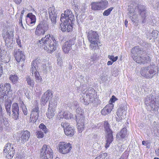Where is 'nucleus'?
<instances>
[{"instance_id":"1","label":"nucleus","mask_w":159,"mask_h":159,"mask_svg":"<svg viewBox=\"0 0 159 159\" xmlns=\"http://www.w3.org/2000/svg\"><path fill=\"white\" fill-rule=\"evenodd\" d=\"M37 44L48 52L51 53L56 49L57 43L52 34H48L38 41Z\"/></svg>"},{"instance_id":"2","label":"nucleus","mask_w":159,"mask_h":159,"mask_svg":"<svg viewBox=\"0 0 159 159\" xmlns=\"http://www.w3.org/2000/svg\"><path fill=\"white\" fill-rule=\"evenodd\" d=\"M131 52L133 59L137 63L144 64L151 61L150 57L148 55H143L144 51L139 46L133 48Z\"/></svg>"},{"instance_id":"3","label":"nucleus","mask_w":159,"mask_h":159,"mask_svg":"<svg viewBox=\"0 0 159 159\" xmlns=\"http://www.w3.org/2000/svg\"><path fill=\"white\" fill-rule=\"evenodd\" d=\"M135 7L131 5L129 6L128 15L129 17L133 22H135L137 20L138 16L136 12L138 11V13L141 16L142 22L144 23L145 22L146 13L145 7L143 5H139L137 8H135Z\"/></svg>"},{"instance_id":"4","label":"nucleus","mask_w":159,"mask_h":159,"mask_svg":"<svg viewBox=\"0 0 159 159\" xmlns=\"http://www.w3.org/2000/svg\"><path fill=\"white\" fill-rule=\"evenodd\" d=\"M96 95L95 90L92 88H89L88 89H83L80 95V101L84 105H88L95 101Z\"/></svg>"},{"instance_id":"5","label":"nucleus","mask_w":159,"mask_h":159,"mask_svg":"<svg viewBox=\"0 0 159 159\" xmlns=\"http://www.w3.org/2000/svg\"><path fill=\"white\" fill-rule=\"evenodd\" d=\"M87 37L90 44V48L92 50H95L98 47L100 43L99 37L96 31L92 30L86 32Z\"/></svg>"},{"instance_id":"6","label":"nucleus","mask_w":159,"mask_h":159,"mask_svg":"<svg viewBox=\"0 0 159 159\" xmlns=\"http://www.w3.org/2000/svg\"><path fill=\"white\" fill-rule=\"evenodd\" d=\"M14 32V29L11 28L10 30L9 27H5L3 30L2 36L5 40L6 45L10 49L13 47L12 37Z\"/></svg>"},{"instance_id":"7","label":"nucleus","mask_w":159,"mask_h":159,"mask_svg":"<svg viewBox=\"0 0 159 159\" xmlns=\"http://www.w3.org/2000/svg\"><path fill=\"white\" fill-rule=\"evenodd\" d=\"M77 114L75 115L77 123V127L78 131L81 133L84 130L85 127V119L83 110L80 107H78L76 110Z\"/></svg>"},{"instance_id":"8","label":"nucleus","mask_w":159,"mask_h":159,"mask_svg":"<svg viewBox=\"0 0 159 159\" xmlns=\"http://www.w3.org/2000/svg\"><path fill=\"white\" fill-rule=\"evenodd\" d=\"M157 69V67L155 65H152L142 68L140 72L143 77L146 78H151L156 74Z\"/></svg>"},{"instance_id":"9","label":"nucleus","mask_w":159,"mask_h":159,"mask_svg":"<svg viewBox=\"0 0 159 159\" xmlns=\"http://www.w3.org/2000/svg\"><path fill=\"white\" fill-rule=\"evenodd\" d=\"M145 103L147 106H150L151 109L155 111H157L159 107V102L158 98H157L152 94L146 98Z\"/></svg>"},{"instance_id":"10","label":"nucleus","mask_w":159,"mask_h":159,"mask_svg":"<svg viewBox=\"0 0 159 159\" xmlns=\"http://www.w3.org/2000/svg\"><path fill=\"white\" fill-rule=\"evenodd\" d=\"M39 61L38 60L36 59L32 62L30 71L32 75L35 77L36 83H42L43 81L42 78L38 72Z\"/></svg>"},{"instance_id":"11","label":"nucleus","mask_w":159,"mask_h":159,"mask_svg":"<svg viewBox=\"0 0 159 159\" xmlns=\"http://www.w3.org/2000/svg\"><path fill=\"white\" fill-rule=\"evenodd\" d=\"M11 85L9 83H5L4 84H2L0 85V102L3 103L4 101L7 100L8 98L6 91L9 92L11 90Z\"/></svg>"},{"instance_id":"12","label":"nucleus","mask_w":159,"mask_h":159,"mask_svg":"<svg viewBox=\"0 0 159 159\" xmlns=\"http://www.w3.org/2000/svg\"><path fill=\"white\" fill-rule=\"evenodd\" d=\"M104 125L106 134L105 148H107L109 147L111 143L113 141V136L112 131L110 128V125L108 122L104 121Z\"/></svg>"},{"instance_id":"13","label":"nucleus","mask_w":159,"mask_h":159,"mask_svg":"<svg viewBox=\"0 0 159 159\" xmlns=\"http://www.w3.org/2000/svg\"><path fill=\"white\" fill-rule=\"evenodd\" d=\"M41 159H52L53 157L52 150L49 146L44 145L41 152Z\"/></svg>"},{"instance_id":"14","label":"nucleus","mask_w":159,"mask_h":159,"mask_svg":"<svg viewBox=\"0 0 159 159\" xmlns=\"http://www.w3.org/2000/svg\"><path fill=\"white\" fill-rule=\"evenodd\" d=\"M15 146L11 143H7L5 146L3 151V154L5 157L8 159H11L15 152Z\"/></svg>"},{"instance_id":"15","label":"nucleus","mask_w":159,"mask_h":159,"mask_svg":"<svg viewBox=\"0 0 159 159\" xmlns=\"http://www.w3.org/2000/svg\"><path fill=\"white\" fill-rule=\"evenodd\" d=\"M108 2L107 1H102L99 2H94L91 3V8L94 11L103 10L108 6Z\"/></svg>"},{"instance_id":"16","label":"nucleus","mask_w":159,"mask_h":159,"mask_svg":"<svg viewBox=\"0 0 159 159\" xmlns=\"http://www.w3.org/2000/svg\"><path fill=\"white\" fill-rule=\"evenodd\" d=\"M48 29V25L43 22H41L38 25L35 31V35L40 36L43 35Z\"/></svg>"},{"instance_id":"17","label":"nucleus","mask_w":159,"mask_h":159,"mask_svg":"<svg viewBox=\"0 0 159 159\" xmlns=\"http://www.w3.org/2000/svg\"><path fill=\"white\" fill-rule=\"evenodd\" d=\"M38 106V103L35 101L34 104L32 107L30 119V120L32 123L36 122L38 118L39 112Z\"/></svg>"},{"instance_id":"18","label":"nucleus","mask_w":159,"mask_h":159,"mask_svg":"<svg viewBox=\"0 0 159 159\" xmlns=\"http://www.w3.org/2000/svg\"><path fill=\"white\" fill-rule=\"evenodd\" d=\"M58 151L62 154H66L70 151L72 149L71 144L64 142H60L58 145Z\"/></svg>"},{"instance_id":"19","label":"nucleus","mask_w":159,"mask_h":159,"mask_svg":"<svg viewBox=\"0 0 159 159\" xmlns=\"http://www.w3.org/2000/svg\"><path fill=\"white\" fill-rule=\"evenodd\" d=\"M62 127L64 128V132L67 136L72 137L74 134L75 129L73 127L70 125L68 123L63 122L61 123Z\"/></svg>"},{"instance_id":"20","label":"nucleus","mask_w":159,"mask_h":159,"mask_svg":"<svg viewBox=\"0 0 159 159\" xmlns=\"http://www.w3.org/2000/svg\"><path fill=\"white\" fill-rule=\"evenodd\" d=\"M74 19V15L72 12L70 10H67L65 11L64 14H61L60 20L61 21L72 22Z\"/></svg>"},{"instance_id":"21","label":"nucleus","mask_w":159,"mask_h":159,"mask_svg":"<svg viewBox=\"0 0 159 159\" xmlns=\"http://www.w3.org/2000/svg\"><path fill=\"white\" fill-rule=\"evenodd\" d=\"M14 55L16 60L18 62L24 61L25 60V57L23 53L20 49H15Z\"/></svg>"},{"instance_id":"22","label":"nucleus","mask_w":159,"mask_h":159,"mask_svg":"<svg viewBox=\"0 0 159 159\" xmlns=\"http://www.w3.org/2000/svg\"><path fill=\"white\" fill-rule=\"evenodd\" d=\"M56 11V10L54 7H50L48 10L49 19L51 20L53 24H55L56 23L57 14Z\"/></svg>"},{"instance_id":"23","label":"nucleus","mask_w":159,"mask_h":159,"mask_svg":"<svg viewBox=\"0 0 159 159\" xmlns=\"http://www.w3.org/2000/svg\"><path fill=\"white\" fill-rule=\"evenodd\" d=\"M12 116L13 118L16 120L18 119L19 118L20 111L18 105L17 103H15L12 104Z\"/></svg>"},{"instance_id":"24","label":"nucleus","mask_w":159,"mask_h":159,"mask_svg":"<svg viewBox=\"0 0 159 159\" xmlns=\"http://www.w3.org/2000/svg\"><path fill=\"white\" fill-rule=\"evenodd\" d=\"M127 112L125 108L124 107H120L118 109L116 112L118 117L116 118V120L120 121L123 119L125 117Z\"/></svg>"},{"instance_id":"25","label":"nucleus","mask_w":159,"mask_h":159,"mask_svg":"<svg viewBox=\"0 0 159 159\" xmlns=\"http://www.w3.org/2000/svg\"><path fill=\"white\" fill-rule=\"evenodd\" d=\"M75 44L74 39L66 42L64 44L62 49L63 52L65 53H68L71 48V46Z\"/></svg>"},{"instance_id":"26","label":"nucleus","mask_w":159,"mask_h":159,"mask_svg":"<svg viewBox=\"0 0 159 159\" xmlns=\"http://www.w3.org/2000/svg\"><path fill=\"white\" fill-rule=\"evenodd\" d=\"M21 136L20 138L19 141L21 144H23L27 142L30 137V133L27 130L22 132L21 133Z\"/></svg>"},{"instance_id":"27","label":"nucleus","mask_w":159,"mask_h":159,"mask_svg":"<svg viewBox=\"0 0 159 159\" xmlns=\"http://www.w3.org/2000/svg\"><path fill=\"white\" fill-rule=\"evenodd\" d=\"M52 93L49 90L45 92L41 98V104L44 105L48 100L52 97Z\"/></svg>"},{"instance_id":"28","label":"nucleus","mask_w":159,"mask_h":159,"mask_svg":"<svg viewBox=\"0 0 159 159\" xmlns=\"http://www.w3.org/2000/svg\"><path fill=\"white\" fill-rule=\"evenodd\" d=\"M114 105L110 103L107 105L101 111V113L103 115H108L110 113L113 108Z\"/></svg>"},{"instance_id":"29","label":"nucleus","mask_w":159,"mask_h":159,"mask_svg":"<svg viewBox=\"0 0 159 159\" xmlns=\"http://www.w3.org/2000/svg\"><path fill=\"white\" fill-rule=\"evenodd\" d=\"M127 129L124 127L122 129L120 132L117 134L116 136L117 140H120L124 138L126 135Z\"/></svg>"},{"instance_id":"30","label":"nucleus","mask_w":159,"mask_h":159,"mask_svg":"<svg viewBox=\"0 0 159 159\" xmlns=\"http://www.w3.org/2000/svg\"><path fill=\"white\" fill-rule=\"evenodd\" d=\"M57 98L50 100L48 108L51 109H52V110H53V109L56 110L57 104Z\"/></svg>"},{"instance_id":"31","label":"nucleus","mask_w":159,"mask_h":159,"mask_svg":"<svg viewBox=\"0 0 159 159\" xmlns=\"http://www.w3.org/2000/svg\"><path fill=\"white\" fill-rule=\"evenodd\" d=\"M159 33V32L157 30H153L150 34L147 33V38L149 39H151L152 38H153L154 39H156L157 38Z\"/></svg>"},{"instance_id":"32","label":"nucleus","mask_w":159,"mask_h":159,"mask_svg":"<svg viewBox=\"0 0 159 159\" xmlns=\"http://www.w3.org/2000/svg\"><path fill=\"white\" fill-rule=\"evenodd\" d=\"M19 105L21 108L23 112L25 115L27 114V110L26 106L24 103L23 101L20 98L19 99Z\"/></svg>"},{"instance_id":"33","label":"nucleus","mask_w":159,"mask_h":159,"mask_svg":"<svg viewBox=\"0 0 159 159\" xmlns=\"http://www.w3.org/2000/svg\"><path fill=\"white\" fill-rule=\"evenodd\" d=\"M56 109L52 110V109L48 108V112L46 113L47 117L48 118L50 119L52 118L54 116L55 114Z\"/></svg>"},{"instance_id":"34","label":"nucleus","mask_w":159,"mask_h":159,"mask_svg":"<svg viewBox=\"0 0 159 159\" xmlns=\"http://www.w3.org/2000/svg\"><path fill=\"white\" fill-rule=\"evenodd\" d=\"M27 16L28 18L30 25H33L35 23L36 19L34 15L31 14H28L27 15Z\"/></svg>"},{"instance_id":"35","label":"nucleus","mask_w":159,"mask_h":159,"mask_svg":"<svg viewBox=\"0 0 159 159\" xmlns=\"http://www.w3.org/2000/svg\"><path fill=\"white\" fill-rule=\"evenodd\" d=\"M25 78L26 80L27 81L28 84L33 87L34 86L35 83L34 80L30 76H27Z\"/></svg>"},{"instance_id":"36","label":"nucleus","mask_w":159,"mask_h":159,"mask_svg":"<svg viewBox=\"0 0 159 159\" xmlns=\"http://www.w3.org/2000/svg\"><path fill=\"white\" fill-rule=\"evenodd\" d=\"M61 22V23L60 24L61 30L62 31H66L67 30V26L69 24V22L66 21Z\"/></svg>"},{"instance_id":"37","label":"nucleus","mask_w":159,"mask_h":159,"mask_svg":"<svg viewBox=\"0 0 159 159\" xmlns=\"http://www.w3.org/2000/svg\"><path fill=\"white\" fill-rule=\"evenodd\" d=\"M18 79L16 75H10L9 79L13 84L16 83L18 81Z\"/></svg>"},{"instance_id":"38","label":"nucleus","mask_w":159,"mask_h":159,"mask_svg":"<svg viewBox=\"0 0 159 159\" xmlns=\"http://www.w3.org/2000/svg\"><path fill=\"white\" fill-rule=\"evenodd\" d=\"M72 7L75 10V11L76 13H77L79 10L78 7L79 4L77 2V0H73L72 2Z\"/></svg>"},{"instance_id":"39","label":"nucleus","mask_w":159,"mask_h":159,"mask_svg":"<svg viewBox=\"0 0 159 159\" xmlns=\"http://www.w3.org/2000/svg\"><path fill=\"white\" fill-rule=\"evenodd\" d=\"M63 117L66 119H69L73 117V115L68 111H65L63 115Z\"/></svg>"},{"instance_id":"40","label":"nucleus","mask_w":159,"mask_h":159,"mask_svg":"<svg viewBox=\"0 0 159 159\" xmlns=\"http://www.w3.org/2000/svg\"><path fill=\"white\" fill-rule=\"evenodd\" d=\"M78 7L79 10L77 13L79 12L84 13L85 11L86 7L85 4H82L80 6H79Z\"/></svg>"},{"instance_id":"41","label":"nucleus","mask_w":159,"mask_h":159,"mask_svg":"<svg viewBox=\"0 0 159 159\" xmlns=\"http://www.w3.org/2000/svg\"><path fill=\"white\" fill-rule=\"evenodd\" d=\"M5 106L6 109L11 108V101L10 100L8 99V98H7V100L5 101Z\"/></svg>"},{"instance_id":"42","label":"nucleus","mask_w":159,"mask_h":159,"mask_svg":"<svg viewBox=\"0 0 159 159\" xmlns=\"http://www.w3.org/2000/svg\"><path fill=\"white\" fill-rule=\"evenodd\" d=\"M39 129L42 131H43L44 133H46L48 131V129L46 126L43 123L41 124L39 126Z\"/></svg>"},{"instance_id":"43","label":"nucleus","mask_w":159,"mask_h":159,"mask_svg":"<svg viewBox=\"0 0 159 159\" xmlns=\"http://www.w3.org/2000/svg\"><path fill=\"white\" fill-rule=\"evenodd\" d=\"M107 154L104 153L99 154L96 158L95 159H107Z\"/></svg>"},{"instance_id":"44","label":"nucleus","mask_w":159,"mask_h":159,"mask_svg":"<svg viewBox=\"0 0 159 159\" xmlns=\"http://www.w3.org/2000/svg\"><path fill=\"white\" fill-rule=\"evenodd\" d=\"M113 9V7H111L107 10H105L103 13V16H108L110 14L111 12Z\"/></svg>"},{"instance_id":"45","label":"nucleus","mask_w":159,"mask_h":159,"mask_svg":"<svg viewBox=\"0 0 159 159\" xmlns=\"http://www.w3.org/2000/svg\"><path fill=\"white\" fill-rule=\"evenodd\" d=\"M108 57L110 60L113 62L116 61L118 59V56L114 57V56L111 55H108Z\"/></svg>"},{"instance_id":"46","label":"nucleus","mask_w":159,"mask_h":159,"mask_svg":"<svg viewBox=\"0 0 159 159\" xmlns=\"http://www.w3.org/2000/svg\"><path fill=\"white\" fill-rule=\"evenodd\" d=\"M37 136L39 138H42L44 136V132L41 130H38L37 131Z\"/></svg>"},{"instance_id":"47","label":"nucleus","mask_w":159,"mask_h":159,"mask_svg":"<svg viewBox=\"0 0 159 159\" xmlns=\"http://www.w3.org/2000/svg\"><path fill=\"white\" fill-rule=\"evenodd\" d=\"M71 23H72V22L69 21V24L67 26V30H66V31L67 32H70L72 30V27L71 25Z\"/></svg>"},{"instance_id":"48","label":"nucleus","mask_w":159,"mask_h":159,"mask_svg":"<svg viewBox=\"0 0 159 159\" xmlns=\"http://www.w3.org/2000/svg\"><path fill=\"white\" fill-rule=\"evenodd\" d=\"M4 119L5 120H3L2 119L0 120L1 122H3V124H4L5 126L7 127L9 125L8 122L7 121V119L6 118H4Z\"/></svg>"},{"instance_id":"49","label":"nucleus","mask_w":159,"mask_h":159,"mask_svg":"<svg viewBox=\"0 0 159 159\" xmlns=\"http://www.w3.org/2000/svg\"><path fill=\"white\" fill-rule=\"evenodd\" d=\"M2 107L1 106L0 104V120L2 119L3 120H5L4 119V117L3 115L2 114Z\"/></svg>"},{"instance_id":"50","label":"nucleus","mask_w":159,"mask_h":159,"mask_svg":"<svg viewBox=\"0 0 159 159\" xmlns=\"http://www.w3.org/2000/svg\"><path fill=\"white\" fill-rule=\"evenodd\" d=\"M3 65V63L2 61H0V77L2 73V65Z\"/></svg>"},{"instance_id":"51","label":"nucleus","mask_w":159,"mask_h":159,"mask_svg":"<svg viewBox=\"0 0 159 159\" xmlns=\"http://www.w3.org/2000/svg\"><path fill=\"white\" fill-rule=\"evenodd\" d=\"M116 100H117V98L114 96L113 95L112 96L110 101H111V103H112L114 102Z\"/></svg>"},{"instance_id":"52","label":"nucleus","mask_w":159,"mask_h":159,"mask_svg":"<svg viewBox=\"0 0 159 159\" xmlns=\"http://www.w3.org/2000/svg\"><path fill=\"white\" fill-rule=\"evenodd\" d=\"M57 62L58 65L60 66H61L62 63V60L61 59V58H58V59H57Z\"/></svg>"},{"instance_id":"53","label":"nucleus","mask_w":159,"mask_h":159,"mask_svg":"<svg viewBox=\"0 0 159 159\" xmlns=\"http://www.w3.org/2000/svg\"><path fill=\"white\" fill-rule=\"evenodd\" d=\"M142 143L143 145L145 146H147V145L149 144V142L148 141H143L142 142Z\"/></svg>"},{"instance_id":"54","label":"nucleus","mask_w":159,"mask_h":159,"mask_svg":"<svg viewBox=\"0 0 159 159\" xmlns=\"http://www.w3.org/2000/svg\"><path fill=\"white\" fill-rule=\"evenodd\" d=\"M7 114L8 115L10 116L11 115V108L6 109Z\"/></svg>"},{"instance_id":"55","label":"nucleus","mask_w":159,"mask_h":159,"mask_svg":"<svg viewBox=\"0 0 159 159\" xmlns=\"http://www.w3.org/2000/svg\"><path fill=\"white\" fill-rule=\"evenodd\" d=\"M21 0H14V2L16 3V4H20L21 2Z\"/></svg>"},{"instance_id":"56","label":"nucleus","mask_w":159,"mask_h":159,"mask_svg":"<svg viewBox=\"0 0 159 159\" xmlns=\"http://www.w3.org/2000/svg\"><path fill=\"white\" fill-rule=\"evenodd\" d=\"M114 62L111 61H108L107 63V65L109 66L110 65H112Z\"/></svg>"},{"instance_id":"57","label":"nucleus","mask_w":159,"mask_h":159,"mask_svg":"<svg viewBox=\"0 0 159 159\" xmlns=\"http://www.w3.org/2000/svg\"><path fill=\"white\" fill-rule=\"evenodd\" d=\"M17 43L18 45L20 46V42L19 39H17L16 40Z\"/></svg>"},{"instance_id":"58","label":"nucleus","mask_w":159,"mask_h":159,"mask_svg":"<svg viewBox=\"0 0 159 159\" xmlns=\"http://www.w3.org/2000/svg\"><path fill=\"white\" fill-rule=\"evenodd\" d=\"M3 14V11L2 10V7H0V16L2 15Z\"/></svg>"},{"instance_id":"59","label":"nucleus","mask_w":159,"mask_h":159,"mask_svg":"<svg viewBox=\"0 0 159 159\" xmlns=\"http://www.w3.org/2000/svg\"><path fill=\"white\" fill-rule=\"evenodd\" d=\"M72 65L71 64H69V67H68L69 69V70H71L72 69Z\"/></svg>"},{"instance_id":"60","label":"nucleus","mask_w":159,"mask_h":159,"mask_svg":"<svg viewBox=\"0 0 159 159\" xmlns=\"http://www.w3.org/2000/svg\"><path fill=\"white\" fill-rule=\"evenodd\" d=\"M125 25H126V26L127 27V26L126 25H127V24L128 23V21L126 20H125Z\"/></svg>"},{"instance_id":"61","label":"nucleus","mask_w":159,"mask_h":159,"mask_svg":"<svg viewBox=\"0 0 159 159\" xmlns=\"http://www.w3.org/2000/svg\"><path fill=\"white\" fill-rule=\"evenodd\" d=\"M157 152V153L158 155V156H159V149H158L157 151H156Z\"/></svg>"},{"instance_id":"62","label":"nucleus","mask_w":159,"mask_h":159,"mask_svg":"<svg viewBox=\"0 0 159 159\" xmlns=\"http://www.w3.org/2000/svg\"><path fill=\"white\" fill-rule=\"evenodd\" d=\"M20 25H21V26H22V27L24 29V26H23L22 23L20 24Z\"/></svg>"},{"instance_id":"63","label":"nucleus","mask_w":159,"mask_h":159,"mask_svg":"<svg viewBox=\"0 0 159 159\" xmlns=\"http://www.w3.org/2000/svg\"><path fill=\"white\" fill-rule=\"evenodd\" d=\"M19 23L20 24L22 23V19H20Z\"/></svg>"},{"instance_id":"64","label":"nucleus","mask_w":159,"mask_h":159,"mask_svg":"<svg viewBox=\"0 0 159 159\" xmlns=\"http://www.w3.org/2000/svg\"><path fill=\"white\" fill-rule=\"evenodd\" d=\"M75 106H77H77H78V105H79L78 104V103H77V102H76L75 103Z\"/></svg>"}]
</instances>
